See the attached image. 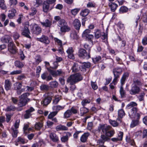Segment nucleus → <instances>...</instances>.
Returning <instances> with one entry per match:
<instances>
[{
	"instance_id": "1",
	"label": "nucleus",
	"mask_w": 147,
	"mask_h": 147,
	"mask_svg": "<svg viewBox=\"0 0 147 147\" xmlns=\"http://www.w3.org/2000/svg\"><path fill=\"white\" fill-rule=\"evenodd\" d=\"M137 105V103L134 102H131L127 105L126 108L127 109H130L132 108L128 112L129 116L131 119H140V114L139 113H137L138 109L136 107H134Z\"/></svg>"
},
{
	"instance_id": "2",
	"label": "nucleus",
	"mask_w": 147,
	"mask_h": 147,
	"mask_svg": "<svg viewBox=\"0 0 147 147\" xmlns=\"http://www.w3.org/2000/svg\"><path fill=\"white\" fill-rule=\"evenodd\" d=\"M141 84V82L138 80L134 81L131 86V89L129 90V93L131 95H134L138 94L140 90L139 86Z\"/></svg>"
},
{
	"instance_id": "3",
	"label": "nucleus",
	"mask_w": 147,
	"mask_h": 147,
	"mask_svg": "<svg viewBox=\"0 0 147 147\" xmlns=\"http://www.w3.org/2000/svg\"><path fill=\"white\" fill-rule=\"evenodd\" d=\"M82 77L79 73H77L71 75L67 79V81L71 85H73L81 81Z\"/></svg>"
},
{
	"instance_id": "4",
	"label": "nucleus",
	"mask_w": 147,
	"mask_h": 147,
	"mask_svg": "<svg viewBox=\"0 0 147 147\" xmlns=\"http://www.w3.org/2000/svg\"><path fill=\"white\" fill-rule=\"evenodd\" d=\"M30 94L28 93H26L21 95L19 98L20 100L18 103V105L20 107H23L25 106L30 100L28 98V97Z\"/></svg>"
},
{
	"instance_id": "5",
	"label": "nucleus",
	"mask_w": 147,
	"mask_h": 147,
	"mask_svg": "<svg viewBox=\"0 0 147 147\" xmlns=\"http://www.w3.org/2000/svg\"><path fill=\"white\" fill-rule=\"evenodd\" d=\"M111 127L109 126H105L103 125H100L98 127V129L99 131L102 130L104 133H105L107 136L109 137L113 136L115 134L114 130H110Z\"/></svg>"
},
{
	"instance_id": "6",
	"label": "nucleus",
	"mask_w": 147,
	"mask_h": 147,
	"mask_svg": "<svg viewBox=\"0 0 147 147\" xmlns=\"http://www.w3.org/2000/svg\"><path fill=\"white\" fill-rule=\"evenodd\" d=\"M122 71V69L121 67H116L113 69V72L114 78L112 82V83L114 85L117 83L118 79L119 78L120 75L121 74Z\"/></svg>"
},
{
	"instance_id": "7",
	"label": "nucleus",
	"mask_w": 147,
	"mask_h": 147,
	"mask_svg": "<svg viewBox=\"0 0 147 147\" xmlns=\"http://www.w3.org/2000/svg\"><path fill=\"white\" fill-rule=\"evenodd\" d=\"M58 24L59 27H60V31L62 32H68L70 31V27L68 26L67 22L64 20H61Z\"/></svg>"
},
{
	"instance_id": "8",
	"label": "nucleus",
	"mask_w": 147,
	"mask_h": 147,
	"mask_svg": "<svg viewBox=\"0 0 147 147\" xmlns=\"http://www.w3.org/2000/svg\"><path fill=\"white\" fill-rule=\"evenodd\" d=\"M36 40L47 45H49L50 42L49 37L44 35H42L40 38H37Z\"/></svg>"
},
{
	"instance_id": "9",
	"label": "nucleus",
	"mask_w": 147,
	"mask_h": 147,
	"mask_svg": "<svg viewBox=\"0 0 147 147\" xmlns=\"http://www.w3.org/2000/svg\"><path fill=\"white\" fill-rule=\"evenodd\" d=\"M78 55L80 57L83 59H88L90 58V53H87L86 51L83 49H80L78 52Z\"/></svg>"
},
{
	"instance_id": "10",
	"label": "nucleus",
	"mask_w": 147,
	"mask_h": 147,
	"mask_svg": "<svg viewBox=\"0 0 147 147\" xmlns=\"http://www.w3.org/2000/svg\"><path fill=\"white\" fill-rule=\"evenodd\" d=\"M49 71L54 77H56L58 76H62L65 74L64 72L61 69H58L57 71L49 69Z\"/></svg>"
},
{
	"instance_id": "11",
	"label": "nucleus",
	"mask_w": 147,
	"mask_h": 147,
	"mask_svg": "<svg viewBox=\"0 0 147 147\" xmlns=\"http://www.w3.org/2000/svg\"><path fill=\"white\" fill-rule=\"evenodd\" d=\"M8 50L9 52L12 54H15L16 52V47L12 42H10L8 45Z\"/></svg>"
},
{
	"instance_id": "12",
	"label": "nucleus",
	"mask_w": 147,
	"mask_h": 147,
	"mask_svg": "<svg viewBox=\"0 0 147 147\" xmlns=\"http://www.w3.org/2000/svg\"><path fill=\"white\" fill-rule=\"evenodd\" d=\"M32 32L34 34L38 35L41 32V29L37 25L35 24L33 25Z\"/></svg>"
},
{
	"instance_id": "13",
	"label": "nucleus",
	"mask_w": 147,
	"mask_h": 147,
	"mask_svg": "<svg viewBox=\"0 0 147 147\" xmlns=\"http://www.w3.org/2000/svg\"><path fill=\"white\" fill-rule=\"evenodd\" d=\"M74 51L72 47H69L66 51V52L68 55V57L70 59H75L74 55L73 54Z\"/></svg>"
},
{
	"instance_id": "14",
	"label": "nucleus",
	"mask_w": 147,
	"mask_h": 147,
	"mask_svg": "<svg viewBox=\"0 0 147 147\" xmlns=\"http://www.w3.org/2000/svg\"><path fill=\"white\" fill-rule=\"evenodd\" d=\"M65 106L56 105L53 106L52 109L57 114L60 111L63 110L65 108Z\"/></svg>"
},
{
	"instance_id": "15",
	"label": "nucleus",
	"mask_w": 147,
	"mask_h": 147,
	"mask_svg": "<svg viewBox=\"0 0 147 147\" xmlns=\"http://www.w3.org/2000/svg\"><path fill=\"white\" fill-rule=\"evenodd\" d=\"M57 114L54 111L51 112L48 116V119H51L52 120L55 122H57V120L56 117H54Z\"/></svg>"
},
{
	"instance_id": "16",
	"label": "nucleus",
	"mask_w": 147,
	"mask_h": 147,
	"mask_svg": "<svg viewBox=\"0 0 147 147\" xmlns=\"http://www.w3.org/2000/svg\"><path fill=\"white\" fill-rule=\"evenodd\" d=\"M90 135V133L88 132L84 133L80 137V140L83 143L86 142Z\"/></svg>"
},
{
	"instance_id": "17",
	"label": "nucleus",
	"mask_w": 147,
	"mask_h": 147,
	"mask_svg": "<svg viewBox=\"0 0 147 147\" xmlns=\"http://www.w3.org/2000/svg\"><path fill=\"white\" fill-rule=\"evenodd\" d=\"M34 111V109L32 107H30L29 109L26 111V113L24 115V118L28 119L31 115V113Z\"/></svg>"
},
{
	"instance_id": "18",
	"label": "nucleus",
	"mask_w": 147,
	"mask_h": 147,
	"mask_svg": "<svg viewBox=\"0 0 147 147\" xmlns=\"http://www.w3.org/2000/svg\"><path fill=\"white\" fill-rule=\"evenodd\" d=\"M43 26L45 27H50L52 25V21L50 20L46 19L44 22H40Z\"/></svg>"
},
{
	"instance_id": "19",
	"label": "nucleus",
	"mask_w": 147,
	"mask_h": 147,
	"mask_svg": "<svg viewBox=\"0 0 147 147\" xmlns=\"http://www.w3.org/2000/svg\"><path fill=\"white\" fill-rule=\"evenodd\" d=\"M73 25L75 28L77 30H79L81 26V23L78 19H75L73 22Z\"/></svg>"
},
{
	"instance_id": "20",
	"label": "nucleus",
	"mask_w": 147,
	"mask_h": 147,
	"mask_svg": "<svg viewBox=\"0 0 147 147\" xmlns=\"http://www.w3.org/2000/svg\"><path fill=\"white\" fill-rule=\"evenodd\" d=\"M50 138L53 142H57L59 140L58 136L53 132L51 133L49 135Z\"/></svg>"
},
{
	"instance_id": "21",
	"label": "nucleus",
	"mask_w": 147,
	"mask_h": 147,
	"mask_svg": "<svg viewBox=\"0 0 147 147\" xmlns=\"http://www.w3.org/2000/svg\"><path fill=\"white\" fill-rule=\"evenodd\" d=\"M30 33L29 30L28 28L27 27H25L22 33V34L25 36L30 38L31 37L29 35Z\"/></svg>"
},
{
	"instance_id": "22",
	"label": "nucleus",
	"mask_w": 147,
	"mask_h": 147,
	"mask_svg": "<svg viewBox=\"0 0 147 147\" xmlns=\"http://www.w3.org/2000/svg\"><path fill=\"white\" fill-rule=\"evenodd\" d=\"M91 65L90 63H84L82 64L81 66V70L83 72L86 71V68H88Z\"/></svg>"
},
{
	"instance_id": "23",
	"label": "nucleus",
	"mask_w": 147,
	"mask_h": 147,
	"mask_svg": "<svg viewBox=\"0 0 147 147\" xmlns=\"http://www.w3.org/2000/svg\"><path fill=\"white\" fill-rule=\"evenodd\" d=\"M55 129L57 131H67L68 130V127L61 125H57L55 127Z\"/></svg>"
},
{
	"instance_id": "24",
	"label": "nucleus",
	"mask_w": 147,
	"mask_h": 147,
	"mask_svg": "<svg viewBox=\"0 0 147 147\" xmlns=\"http://www.w3.org/2000/svg\"><path fill=\"white\" fill-rule=\"evenodd\" d=\"M81 68L78 64L76 63H74L71 69L72 72H74L78 71L80 70H81Z\"/></svg>"
},
{
	"instance_id": "25",
	"label": "nucleus",
	"mask_w": 147,
	"mask_h": 147,
	"mask_svg": "<svg viewBox=\"0 0 147 147\" xmlns=\"http://www.w3.org/2000/svg\"><path fill=\"white\" fill-rule=\"evenodd\" d=\"M51 100V97H47L42 100V103L44 106H47L50 102Z\"/></svg>"
},
{
	"instance_id": "26",
	"label": "nucleus",
	"mask_w": 147,
	"mask_h": 147,
	"mask_svg": "<svg viewBox=\"0 0 147 147\" xmlns=\"http://www.w3.org/2000/svg\"><path fill=\"white\" fill-rule=\"evenodd\" d=\"M136 119L133 120L131 121L130 127L131 128H133L138 125L139 124V119L136 118Z\"/></svg>"
},
{
	"instance_id": "27",
	"label": "nucleus",
	"mask_w": 147,
	"mask_h": 147,
	"mask_svg": "<svg viewBox=\"0 0 147 147\" xmlns=\"http://www.w3.org/2000/svg\"><path fill=\"white\" fill-rule=\"evenodd\" d=\"M109 6L111 8V11L113 12H114L118 7L117 4L115 3L109 2Z\"/></svg>"
},
{
	"instance_id": "28",
	"label": "nucleus",
	"mask_w": 147,
	"mask_h": 147,
	"mask_svg": "<svg viewBox=\"0 0 147 147\" xmlns=\"http://www.w3.org/2000/svg\"><path fill=\"white\" fill-rule=\"evenodd\" d=\"M128 76L129 74L128 73L126 72L123 74L120 80L121 85L123 86L125 83V82L126 79L128 77Z\"/></svg>"
},
{
	"instance_id": "29",
	"label": "nucleus",
	"mask_w": 147,
	"mask_h": 147,
	"mask_svg": "<svg viewBox=\"0 0 147 147\" xmlns=\"http://www.w3.org/2000/svg\"><path fill=\"white\" fill-rule=\"evenodd\" d=\"M89 111V110L85 107H83L80 109V115L81 116H83Z\"/></svg>"
},
{
	"instance_id": "30",
	"label": "nucleus",
	"mask_w": 147,
	"mask_h": 147,
	"mask_svg": "<svg viewBox=\"0 0 147 147\" xmlns=\"http://www.w3.org/2000/svg\"><path fill=\"white\" fill-rule=\"evenodd\" d=\"M49 4L45 2L43 4V10L44 12L47 13L49 10Z\"/></svg>"
},
{
	"instance_id": "31",
	"label": "nucleus",
	"mask_w": 147,
	"mask_h": 147,
	"mask_svg": "<svg viewBox=\"0 0 147 147\" xmlns=\"http://www.w3.org/2000/svg\"><path fill=\"white\" fill-rule=\"evenodd\" d=\"M70 109L67 110L63 114V118L67 119L69 118L72 115V114Z\"/></svg>"
},
{
	"instance_id": "32",
	"label": "nucleus",
	"mask_w": 147,
	"mask_h": 147,
	"mask_svg": "<svg viewBox=\"0 0 147 147\" xmlns=\"http://www.w3.org/2000/svg\"><path fill=\"white\" fill-rule=\"evenodd\" d=\"M11 87V83L9 80L5 81V87L6 90H9Z\"/></svg>"
},
{
	"instance_id": "33",
	"label": "nucleus",
	"mask_w": 147,
	"mask_h": 147,
	"mask_svg": "<svg viewBox=\"0 0 147 147\" xmlns=\"http://www.w3.org/2000/svg\"><path fill=\"white\" fill-rule=\"evenodd\" d=\"M16 13V10L14 9H12L9 11V13L8 14V16L10 19L13 18L15 16V14Z\"/></svg>"
},
{
	"instance_id": "34",
	"label": "nucleus",
	"mask_w": 147,
	"mask_h": 147,
	"mask_svg": "<svg viewBox=\"0 0 147 147\" xmlns=\"http://www.w3.org/2000/svg\"><path fill=\"white\" fill-rule=\"evenodd\" d=\"M119 92L121 98H123L125 97V92L123 90V86L121 85L119 90Z\"/></svg>"
},
{
	"instance_id": "35",
	"label": "nucleus",
	"mask_w": 147,
	"mask_h": 147,
	"mask_svg": "<svg viewBox=\"0 0 147 147\" xmlns=\"http://www.w3.org/2000/svg\"><path fill=\"white\" fill-rule=\"evenodd\" d=\"M71 37L73 39L77 40L78 38V36L76 31H74L72 32L70 34Z\"/></svg>"
},
{
	"instance_id": "36",
	"label": "nucleus",
	"mask_w": 147,
	"mask_h": 147,
	"mask_svg": "<svg viewBox=\"0 0 147 147\" xmlns=\"http://www.w3.org/2000/svg\"><path fill=\"white\" fill-rule=\"evenodd\" d=\"M40 89L42 91H47L49 89V86L46 84H42L40 86Z\"/></svg>"
},
{
	"instance_id": "37",
	"label": "nucleus",
	"mask_w": 147,
	"mask_h": 147,
	"mask_svg": "<svg viewBox=\"0 0 147 147\" xmlns=\"http://www.w3.org/2000/svg\"><path fill=\"white\" fill-rule=\"evenodd\" d=\"M91 101L89 99H83L81 102L82 105L83 107H85L88 104L90 103Z\"/></svg>"
},
{
	"instance_id": "38",
	"label": "nucleus",
	"mask_w": 147,
	"mask_h": 147,
	"mask_svg": "<svg viewBox=\"0 0 147 147\" xmlns=\"http://www.w3.org/2000/svg\"><path fill=\"white\" fill-rule=\"evenodd\" d=\"M61 99V96H55L54 99L53 101V104L55 105L57 104Z\"/></svg>"
},
{
	"instance_id": "39",
	"label": "nucleus",
	"mask_w": 147,
	"mask_h": 147,
	"mask_svg": "<svg viewBox=\"0 0 147 147\" xmlns=\"http://www.w3.org/2000/svg\"><path fill=\"white\" fill-rule=\"evenodd\" d=\"M54 40L55 43L59 46L60 48L62 47V41L61 40L57 38H54Z\"/></svg>"
},
{
	"instance_id": "40",
	"label": "nucleus",
	"mask_w": 147,
	"mask_h": 147,
	"mask_svg": "<svg viewBox=\"0 0 147 147\" xmlns=\"http://www.w3.org/2000/svg\"><path fill=\"white\" fill-rule=\"evenodd\" d=\"M90 11L88 9H85L82 11L80 13V15L83 17L87 16L89 13Z\"/></svg>"
},
{
	"instance_id": "41",
	"label": "nucleus",
	"mask_w": 147,
	"mask_h": 147,
	"mask_svg": "<svg viewBox=\"0 0 147 147\" xmlns=\"http://www.w3.org/2000/svg\"><path fill=\"white\" fill-rule=\"evenodd\" d=\"M126 142L132 146H134L135 143L134 140L130 138L127 137L126 138Z\"/></svg>"
},
{
	"instance_id": "42",
	"label": "nucleus",
	"mask_w": 147,
	"mask_h": 147,
	"mask_svg": "<svg viewBox=\"0 0 147 147\" xmlns=\"http://www.w3.org/2000/svg\"><path fill=\"white\" fill-rule=\"evenodd\" d=\"M43 126V124L42 122H38L35 124V127L36 129L40 130Z\"/></svg>"
},
{
	"instance_id": "43",
	"label": "nucleus",
	"mask_w": 147,
	"mask_h": 147,
	"mask_svg": "<svg viewBox=\"0 0 147 147\" xmlns=\"http://www.w3.org/2000/svg\"><path fill=\"white\" fill-rule=\"evenodd\" d=\"M15 66L19 68H21L23 67L24 65L21 62L19 61H16L15 62Z\"/></svg>"
},
{
	"instance_id": "44",
	"label": "nucleus",
	"mask_w": 147,
	"mask_h": 147,
	"mask_svg": "<svg viewBox=\"0 0 147 147\" xmlns=\"http://www.w3.org/2000/svg\"><path fill=\"white\" fill-rule=\"evenodd\" d=\"M16 109V108L14 105H11L8 106L5 110L7 111H15Z\"/></svg>"
},
{
	"instance_id": "45",
	"label": "nucleus",
	"mask_w": 147,
	"mask_h": 147,
	"mask_svg": "<svg viewBox=\"0 0 147 147\" xmlns=\"http://www.w3.org/2000/svg\"><path fill=\"white\" fill-rule=\"evenodd\" d=\"M49 85L50 87L51 88H56L58 86V83L56 81H54L50 82Z\"/></svg>"
},
{
	"instance_id": "46",
	"label": "nucleus",
	"mask_w": 147,
	"mask_h": 147,
	"mask_svg": "<svg viewBox=\"0 0 147 147\" xmlns=\"http://www.w3.org/2000/svg\"><path fill=\"white\" fill-rule=\"evenodd\" d=\"M11 38L9 36L7 35L4 36L3 39V41L5 43H9L10 42H11Z\"/></svg>"
},
{
	"instance_id": "47",
	"label": "nucleus",
	"mask_w": 147,
	"mask_h": 147,
	"mask_svg": "<svg viewBox=\"0 0 147 147\" xmlns=\"http://www.w3.org/2000/svg\"><path fill=\"white\" fill-rule=\"evenodd\" d=\"M118 117L121 118H122L125 114V112L123 109L119 110L118 111Z\"/></svg>"
},
{
	"instance_id": "48",
	"label": "nucleus",
	"mask_w": 147,
	"mask_h": 147,
	"mask_svg": "<svg viewBox=\"0 0 147 147\" xmlns=\"http://www.w3.org/2000/svg\"><path fill=\"white\" fill-rule=\"evenodd\" d=\"M80 10V8H76L71 10V12L73 16H76L77 14Z\"/></svg>"
},
{
	"instance_id": "49",
	"label": "nucleus",
	"mask_w": 147,
	"mask_h": 147,
	"mask_svg": "<svg viewBox=\"0 0 147 147\" xmlns=\"http://www.w3.org/2000/svg\"><path fill=\"white\" fill-rule=\"evenodd\" d=\"M109 122L111 125L113 127H117L118 126L119 123L117 122V121L115 120H110Z\"/></svg>"
},
{
	"instance_id": "50",
	"label": "nucleus",
	"mask_w": 147,
	"mask_h": 147,
	"mask_svg": "<svg viewBox=\"0 0 147 147\" xmlns=\"http://www.w3.org/2000/svg\"><path fill=\"white\" fill-rule=\"evenodd\" d=\"M95 31L94 32L95 37L96 38L98 39L101 36V32L100 30L98 29L95 30Z\"/></svg>"
},
{
	"instance_id": "51",
	"label": "nucleus",
	"mask_w": 147,
	"mask_h": 147,
	"mask_svg": "<svg viewBox=\"0 0 147 147\" xmlns=\"http://www.w3.org/2000/svg\"><path fill=\"white\" fill-rule=\"evenodd\" d=\"M145 95V93H142L137 96V98L140 101H144V97Z\"/></svg>"
},
{
	"instance_id": "52",
	"label": "nucleus",
	"mask_w": 147,
	"mask_h": 147,
	"mask_svg": "<svg viewBox=\"0 0 147 147\" xmlns=\"http://www.w3.org/2000/svg\"><path fill=\"white\" fill-rule=\"evenodd\" d=\"M91 32V30L89 29H87L85 30L83 32L82 34V36L83 37H87L88 35H89V34Z\"/></svg>"
},
{
	"instance_id": "53",
	"label": "nucleus",
	"mask_w": 147,
	"mask_h": 147,
	"mask_svg": "<svg viewBox=\"0 0 147 147\" xmlns=\"http://www.w3.org/2000/svg\"><path fill=\"white\" fill-rule=\"evenodd\" d=\"M101 59V57L100 56H96L93 59V61L95 63H97L100 61Z\"/></svg>"
},
{
	"instance_id": "54",
	"label": "nucleus",
	"mask_w": 147,
	"mask_h": 147,
	"mask_svg": "<svg viewBox=\"0 0 147 147\" xmlns=\"http://www.w3.org/2000/svg\"><path fill=\"white\" fill-rule=\"evenodd\" d=\"M14 89L16 90L20 89L22 87V84L20 83H16L14 84Z\"/></svg>"
},
{
	"instance_id": "55",
	"label": "nucleus",
	"mask_w": 147,
	"mask_h": 147,
	"mask_svg": "<svg viewBox=\"0 0 147 147\" xmlns=\"http://www.w3.org/2000/svg\"><path fill=\"white\" fill-rule=\"evenodd\" d=\"M4 3V0H0V7L3 9H5L6 8V7Z\"/></svg>"
},
{
	"instance_id": "56",
	"label": "nucleus",
	"mask_w": 147,
	"mask_h": 147,
	"mask_svg": "<svg viewBox=\"0 0 147 147\" xmlns=\"http://www.w3.org/2000/svg\"><path fill=\"white\" fill-rule=\"evenodd\" d=\"M128 10V8L126 6H122L120 7L119 9V11L122 13H124L127 12Z\"/></svg>"
},
{
	"instance_id": "57",
	"label": "nucleus",
	"mask_w": 147,
	"mask_h": 147,
	"mask_svg": "<svg viewBox=\"0 0 147 147\" xmlns=\"http://www.w3.org/2000/svg\"><path fill=\"white\" fill-rule=\"evenodd\" d=\"M11 102L14 104H18V100L17 98L16 97H12L11 98Z\"/></svg>"
},
{
	"instance_id": "58",
	"label": "nucleus",
	"mask_w": 147,
	"mask_h": 147,
	"mask_svg": "<svg viewBox=\"0 0 147 147\" xmlns=\"http://www.w3.org/2000/svg\"><path fill=\"white\" fill-rule=\"evenodd\" d=\"M71 113L74 114H76L79 112L78 110L76 109L74 107H72L70 109Z\"/></svg>"
},
{
	"instance_id": "59",
	"label": "nucleus",
	"mask_w": 147,
	"mask_h": 147,
	"mask_svg": "<svg viewBox=\"0 0 147 147\" xmlns=\"http://www.w3.org/2000/svg\"><path fill=\"white\" fill-rule=\"evenodd\" d=\"M107 136L104 135H102L101 136V139L105 142L106 141H108L110 140V138Z\"/></svg>"
},
{
	"instance_id": "60",
	"label": "nucleus",
	"mask_w": 147,
	"mask_h": 147,
	"mask_svg": "<svg viewBox=\"0 0 147 147\" xmlns=\"http://www.w3.org/2000/svg\"><path fill=\"white\" fill-rule=\"evenodd\" d=\"M91 86L92 88L94 90H96L98 88V86L95 82L91 81Z\"/></svg>"
},
{
	"instance_id": "61",
	"label": "nucleus",
	"mask_w": 147,
	"mask_h": 147,
	"mask_svg": "<svg viewBox=\"0 0 147 147\" xmlns=\"http://www.w3.org/2000/svg\"><path fill=\"white\" fill-rule=\"evenodd\" d=\"M9 4L11 6L16 5L18 3L17 0H9Z\"/></svg>"
},
{
	"instance_id": "62",
	"label": "nucleus",
	"mask_w": 147,
	"mask_h": 147,
	"mask_svg": "<svg viewBox=\"0 0 147 147\" xmlns=\"http://www.w3.org/2000/svg\"><path fill=\"white\" fill-rule=\"evenodd\" d=\"M12 129L13 131L12 134L13 137L16 138L17 137L18 133V130L17 129H15L13 128H12Z\"/></svg>"
},
{
	"instance_id": "63",
	"label": "nucleus",
	"mask_w": 147,
	"mask_h": 147,
	"mask_svg": "<svg viewBox=\"0 0 147 147\" xmlns=\"http://www.w3.org/2000/svg\"><path fill=\"white\" fill-rule=\"evenodd\" d=\"M35 60L36 64V65H38L39 63H40L42 61L41 58L40 56L38 55L35 58Z\"/></svg>"
},
{
	"instance_id": "64",
	"label": "nucleus",
	"mask_w": 147,
	"mask_h": 147,
	"mask_svg": "<svg viewBox=\"0 0 147 147\" xmlns=\"http://www.w3.org/2000/svg\"><path fill=\"white\" fill-rule=\"evenodd\" d=\"M142 18L144 22H147V13H144Z\"/></svg>"
}]
</instances>
